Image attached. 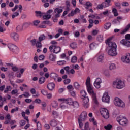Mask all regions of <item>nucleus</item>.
Wrapping results in <instances>:
<instances>
[{
  "mask_svg": "<svg viewBox=\"0 0 130 130\" xmlns=\"http://www.w3.org/2000/svg\"><path fill=\"white\" fill-rule=\"evenodd\" d=\"M112 38H109L106 41V44H108L110 49L108 50V54L110 56H116L117 52H116V47L117 46L115 42H111Z\"/></svg>",
  "mask_w": 130,
  "mask_h": 130,
  "instance_id": "1",
  "label": "nucleus"
},
{
  "mask_svg": "<svg viewBox=\"0 0 130 130\" xmlns=\"http://www.w3.org/2000/svg\"><path fill=\"white\" fill-rule=\"evenodd\" d=\"M87 119V112L83 111L81 114L79 115L78 118V124L79 126V128L82 129L83 128V126H84V124H83V121H85Z\"/></svg>",
  "mask_w": 130,
  "mask_h": 130,
  "instance_id": "2",
  "label": "nucleus"
},
{
  "mask_svg": "<svg viewBox=\"0 0 130 130\" xmlns=\"http://www.w3.org/2000/svg\"><path fill=\"white\" fill-rule=\"evenodd\" d=\"M80 95L81 96V98L83 100V105L85 108H88L89 107V97L86 96L87 95V93L86 91L82 90L80 91Z\"/></svg>",
  "mask_w": 130,
  "mask_h": 130,
  "instance_id": "3",
  "label": "nucleus"
},
{
  "mask_svg": "<svg viewBox=\"0 0 130 130\" xmlns=\"http://www.w3.org/2000/svg\"><path fill=\"white\" fill-rule=\"evenodd\" d=\"M113 85L114 87L119 89H122L125 87V83L121 79L116 80L113 82Z\"/></svg>",
  "mask_w": 130,
  "mask_h": 130,
  "instance_id": "4",
  "label": "nucleus"
},
{
  "mask_svg": "<svg viewBox=\"0 0 130 130\" xmlns=\"http://www.w3.org/2000/svg\"><path fill=\"white\" fill-rule=\"evenodd\" d=\"M87 91L90 95H92V100L95 104H98V101L97 100V98L96 97V93L94 92V89L92 85H89L87 86Z\"/></svg>",
  "mask_w": 130,
  "mask_h": 130,
  "instance_id": "5",
  "label": "nucleus"
},
{
  "mask_svg": "<svg viewBox=\"0 0 130 130\" xmlns=\"http://www.w3.org/2000/svg\"><path fill=\"white\" fill-rule=\"evenodd\" d=\"M120 43L126 46V47H130V34H127L125 36V39H123L120 42Z\"/></svg>",
  "mask_w": 130,
  "mask_h": 130,
  "instance_id": "6",
  "label": "nucleus"
},
{
  "mask_svg": "<svg viewBox=\"0 0 130 130\" xmlns=\"http://www.w3.org/2000/svg\"><path fill=\"white\" fill-rule=\"evenodd\" d=\"M116 119L119 124L122 126H125V125L127 124L128 121L125 117H123L122 116H118L117 117Z\"/></svg>",
  "mask_w": 130,
  "mask_h": 130,
  "instance_id": "7",
  "label": "nucleus"
},
{
  "mask_svg": "<svg viewBox=\"0 0 130 130\" xmlns=\"http://www.w3.org/2000/svg\"><path fill=\"white\" fill-rule=\"evenodd\" d=\"M49 49L50 50V52H53L56 54L59 53V52L61 51V48H60V47L54 45L50 46Z\"/></svg>",
  "mask_w": 130,
  "mask_h": 130,
  "instance_id": "8",
  "label": "nucleus"
},
{
  "mask_svg": "<svg viewBox=\"0 0 130 130\" xmlns=\"http://www.w3.org/2000/svg\"><path fill=\"white\" fill-rule=\"evenodd\" d=\"M114 103L116 106L118 107H125V105L124 102H123L120 99L118 98H115L114 100Z\"/></svg>",
  "mask_w": 130,
  "mask_h": 130,
  "instance_id": "9",
  "label": "nucleus"
},
{
  "mask_svg": "<svg viewBox=\"0 0 130 130\" xmlns=\"http://www.w3.org/2000/svg\"><path fill=\"white\" fill-rule=\"evenodd\" d=\"M100 112L102 116H103L104 118L106 119L109 118V112H108V110L104 108H102L100 110Z\"/></svg>",
  "mask_w": 130,
  "mask_h": 130,
  "instance_id": "10",
  "label": "nucleus"
},
{
  "mask_svg": "<svg viewBox=\"0 0 130 130\" xmlns=\"http://www.w3.org/2000/svg\"><path fill=\"white\" fill-rule=\"evenodd\" d=\"M8 47L10 49V51H12L14 53H18V52H19V48L14 44H9L8 45Z\"/></svg>",
  "mask_w": 130,
  "mask_h": 130,
  "instance_id": "11",
  "label": "nucleus"
},
{
  "mask_svg": "<svg viewBox=\"0 0 130 130\" xmlns=\"http://www.w3.org/2000/svg\"><path fill=\"white\" fill-rule=\"evenodd\" d=\"M53 13V10L50 9L48 10L46 13H44L43 16V18L44 20H49V19L51 18V15L50 14H52Z\"/></svg>",
  "mask_w": 130,
  "mask_h": 130,
  "instance_id": "12",
  "label": "nucleus"
},
{
  "mask_svg": "<svg viewBox=\"0 0 130 130\" xmlns=\"http://www.w3.org/2000/svg\"><path fill=\"white\" fill-rule=\"evenodd\" d=\"M10 37L14 40L15 42H18L20 40V36L17 32H12L10 34Z\"/></svg>",
  "mask_w": 130,
  "mask_h": 130,
  "instance_id": "13",
  "label": "nucleus"
},
{
  "mask_svg": "<svg viewBox=\"0 0 130 130\" xmlns=\"http://www.w3.org/2000/svg\"><path fill=\"white\" fill-rule=\"evenodd\" d=\"M102 100L103 102H105V103H109L110 101V96L108 95V93L105 92L102 98Z\"/></svg>",
  "mask_w": 130,
  "mask_h": 130,
  "instance_id": "14",
  "label": "nucleus"
},
{
  "mask_svg": "<svg viewBox=\"0 0 130 130\" xmlns=\"http://www.w3.org/2000/svg\"><path fill=\"white\" fill-rule=\"evenodd\" d=\"M58 101H64V102H66V104H68L69 105H73V102H74L73 100L70 98H68L67 99H59Z\"/></svg>",
  "mask_w": 130,
  "mask_h": 130,
  "instance_id": "15",
  "label": "nucleus"
},
{
  "mask_svg": "<svg viewBox=\"0 0 130 130\" xmlns=\"http://www.w3.org/2000/svg\"><path fill=\"white\" fill-rule=\"evenodd\" d=\"M63 11L61 7L56 8L54 10L55 13V18H59L60 17V13Z\"/></svg>",
  "mask_w": 130,
  "mask_h": 130,
  "instance_id": "16",
  "label": "nucleus"
},
{
  "mask_svg": "<svg viewBox=\"0 0 130 130\" xmlns=\"http://www.w3.org/2000/svg\"><path fill=\"white\" fill-rule=\"evenodd\" d=\"M121 60L123 62L129 63L130 62V53H127L126 55L121 57Z\"/></svg>",
  "mask_w": 130,
  "mask_h": 130,
  "instance_id": "17",
  "label": "nucleus"
},
{
  "mask_svg": "<svg viewBox=\"0 0 130 130\" xmlns=\"http://www.w3.org/2000/svg\"><path fill=\"white\" fill-rule=\"evenodd\" d=\"M71 4H70V2H66V11H64L63 13L62 16L64 17L66 15H68V12H70L71 11Z\"/></svg>",
  "mask_w": 130,
  "mask_h": 130,
  "instance_id": "18",
  "label": "nucleus"
},
{
  "mask_svg": "<svg viewBox=\"0 0 130 130\" xmlns=\"http://www.w3.org/2000/svg\"><path fill=\"white\" fill-rule=\"evenodd\" d=\"M78 13H80V9L76 8L74 10L71 11V13L68 14V17H74L75 15H77Z\"/></svg>",
  "mask_w": 130,
  "mask_h": 130,
  "instance_id": "19",
  "label": "nucleus"
},
{
  "mask_svg": "<svg viewBox=\"0 0 130 130\" xmlns=\"http://www.w3.org/2000/svg\"><path fill=\"white\" fill-rule=\"evenodd\" d=\"M97 56H98V61L99 62H102V61L104 59V54H103L101 52H99L97 54Z\"/></svg>",
  "mask_w": 130,
  "mask_h": 130,
  "instance_id": "20",
  "label": "nucleus"
},
{
  "mask_svg": "<svg viewBox=\"0 0 130 130\" xmlns=\"http://www.w3.org/2000/svg\"><path fill=\"white\" fill-rule=\"evenodd\" d=\"M47 88L50 91H52V90H54L55 85L53 83H49L47 85Z\"/></svg>",
  "mask_w": 130,
  "mask_h": 130,
  "instance_id": "21",
  "label": "nucleus"
},
{
  "mask_svg": "<svg viewBox=\"0 0 130 130\" xmlns=\"http://www.w3.org/2000/svg\"><path fill=\"white\" fill-rule=\"evenodd\" d=\"M50 77L54 80V81H56L57 78H58V75H57L55 73H52L50 74Z\"/></svg>",
  "mask_w": 130,
  "mask_h": 130,
  "instance_id": "22",
  "label": "nucleus"
},
{
  "mask_svg": "<svg viewBox=\"0 0 130 130\" xmlns=\"http://www.w3.org/2000/svg\"><path fill=\"white\" fill-rule=\"evenodd\" d=\"M89 121H90V122L92 123V124L94 125V126H96V127L98 126L97 120H96V119H95L94 117L89 118Z\"/></svg>",
  "mask_w": 130,
  "mask_h": 130,
  "instance_id": "23",
  "label": "nucleus"
},
{
  "mask_svg": "<svg viewBox=\"0 0 130 130\" xmlns=\"http://www.w3.org/2000/svg\"><path fill=\"white\" fill-rule=\"evenodd\" d=\"M110 2L111 0H105L104 2L102 3L104 8H107L110 6Z\"/></svg>",
  "mask_w": 130,
  "mask_h": 130,
  "instance_id": "24",
  "label": "nucleus"
},
{
  "mask_svg": "<svg viewBox=\"0 0 130 130\" xmlns=\"http://www.w3.org/2000/svg\"><path fill=\"white\" fill-rule=\"evenodd\" d=\"M49 59H50L51 61H55V59H56V56L54 54H50L49 56Z\"/></svg>",
  "mask_w": 130,
  "mask_h": 130,
  "instance_id": "25",
  "label": "nucleus"
},
{
  "mask_svg": "<svg viewBox=\"0 0 130 130\" xmlns=\"http://www.w3.org/2000/svg\"><path fill=\"white\" fill-rule=\"evenodd\" d=\"M50 124L53 127H55V126H56V125H57V121H56V120H54V119L52 120L50 122Z\"/></svg>",
  "mask_w": 130,
  "mask_h": 130,
  "instance_id": "26",
  "label": "nucleus"
},
{
  "mask_svg": "<svg viewBox=\"0 0 130 130\" xmlns=\"http://www.w3.org/2000/svg\"><path fill=\"white\" fill-rule=\"evenodd\" d=\"M35 13L36 17H38L39 18L43 17V15H44V13L41 12V11H35Z\"/></svg>",
  "mask_w": 130,
  "mask_h": 130,
  "instance_id": "27",
  "label": "nucleus"
},
{
  "mask_svg": "<svg viewBox=\"0 0 130 130\" xmlns=\"http://www.w3.org/2000/svg\"><path fill=\"white\" fill-rule=\"evenodd\" d=\"M73 85H74V88L76 90H80V89L81 88V85H80V84H79V83H78L77 82H75L74 83Z\"/></svg>",
  "mask_w": 130,
  "mask_h": 130,
  "instance_id": "28",
  "label": "nucleus"
},
{
  "mask_svg": "<svg viewBox=\"0 0 130 130\" xmlns=\"http://www.w3.org/2000/svg\"><path fill=\"white\" fill-rule=\"evenodd\" d=\"M46 39V36H45V35L42 34L39 37V41H43V40H45Z\"/></svg>",
  "mask_w": 130,
  "mask_h": 130,
  "instance_id": "29",
  "label": "nucleus"
},
{
  "mask_svg": "<svg viewBox=\"0 0 130 130\" xmlns=\"http://www.w3.org/2000/svg\"><path fill=\"white\" fill-rule=\"evenodd\" d=\"M116 68V67L115 66V64L113 63H111L109 66V69L111 71L112 70H115Z\"/></svg>",
  "mask_w": 130,
  "mask_h": 130,
  "instance_id": "30",
  "label": "nucleus"
},
{
  "mask_svg": "<svg viewBox=\"0 0 130 130\" xmlns=\"http://www.w3.org/2000/svg\"><path fill=\"white\" fill-rule=\"evenodd\" d=\"M45 82V77H41L39 79V83L40 84H43Z\"/></svg>",
  "mask_w": 130,
  "mask_h": 130,
  "instance_id": "31",
  "label": "nucleus"
},
{
  "mask_svg": "<svg viewBox=\"0 0 130 130\" xmlns=\"http://www.w3.org/2000/svg\"><path fill=\"white\" fill-rule=\"evenodd\" d=\"M70 46L72 49H76V48L77 47V43L73 42L70 44Z\"/></svg>",
  "mask_w": 130,
  "mask_h": 130,
  "instance_id": "32",
  "label": "nucleus"
},
{
  "mask_svg": "<svg viewBox=\"0 0 130 130\" xmlns=\"http://www.w3.org/2000/svg\"><path fill=\"white\" fill-rule=\"evenodd\" d=\"M103 36L101 35H98L97 40L99 42H102V41H103Z\"/></svg>",
  "mask_w": 130,
  "mask_h": 130,
  "instance_id": "33",
  "label": "nucleus"
},
{
  "mask_svg": "<svg viewBox=\"0 0 130 130\" xmlns=\"http://www.w3.org/2000/svg\"><path fill=\"white\" fill-rule=\"evenodd\" d=\"M36 46L38 48H41V47H42V44H41V42L40 41H38L36 43Z\"/></svg>",
  "mask_w": 130,
  "mask_h": 130,
  "instance_id": "34",
  "label": "nucleus"
},
{
  "mask_svg": "<svg viewBox=\"0 0 130 130\" xmlns=\"http://www.w3.org/2000/svg\"><path fill=\"white\" fill-rule=\"evenodd\" d=\"M90 83H91V79L90 78V77H88L86 82V87L88 86H91Z\"/></svg>",
  "mask_w": 130,
  "mask_h": 130,
  "instance_id": "35",
  "label": "nucleus"
},
{
  "mask_svg": "<svg viewBox=\"0 0 130 130\" xmlns=\"http://www.w3.org/2000/svg\"><path fill=\"white\" fill-rule=\"evenodd\" d=\"M96 45H97V44H96V43H92L89 45V48L91 50L94 49L96 48Z\"/></svg>",
  "mask_w": 130,
  "mask_h": 130,
  "instance_id": "36",
  "label": "nucleus"
},
{
  "mask_svg": "<svg viewBox=\"0 0 130 130\" xmlns=\"http://www.w3.org/2000/svg\"><path fill=\"white\" fill-rule=\"evenodd\" d=\"M111 26V23L109 22L106 23L104 26V29H109Z\"/></svg>",
  "mask_w": 130,
  "mask_h": 130,
  "instance_id": "37",
  "label": "nucleus"
},
{
  "mask_svg": "<svg viewBox=\"0 0 130 130\" xmlns=\"http://www.w3.org/2000/svg\"><path fill=\"white\" fill-rule=\"evenodd\" d=\"M77 60L78 58L77 57H76V56H73L71 58V62H72V63H76Z\"/></svg>",
  "mask_w": 130,
  "mask_h": 130,
  "instance_id": "38",
  "label": "nucleus"
},
{
  "mask_svg": "<svg viewBox=\"0 0 130 130\" xmlns=\"http://www.w3.org/2000/svg\"><path fill=\"white\" fill-rule=\"evenodd\" d=\"M52 107H53V108H57V106H58V104L57 103V102L54 101L52 103Z\"/></svg>",
  "mask_w": 130,
  "mask_h": 130,
  "instance_id": "39",
  "label": "nucleus"
},
{
  "mask_svg": "<svg viewBox=\"0 0 130 130\" xmlns=\"http://www.w3.org/2000/svg\"><path fill=\"white\" fill-rule=\"evenodd\" d=\"M74 108H78L79 107V103L77 101H74L73 102V104L72 105Z\"/></svg>",
  "mask_w": 130,
  "mask_h": 130,
  "instance_id": "40",
  "label": "nucleus"
},
{
  "mask_svg": "<svg viewBox=\"0 0 130 130\" xmlns=\"http://www.w3.org/2000/svg\"><path fill=\"white\" fill-rule=\"evenodd\" d=\"M42 24V25H49V26L52 25L51 23L49 20L43 21Z\"/></svg>",
  "mask_w": 130,
  "mask_h": 130,
  "instance_id": "41",
  "label": "nucleus"
},
{
  "mask_svg": "<svg viewBox=\"0 0 130 130\" xmlns=\"http://www.w3.org/2000/svg\"><path fill=\"white\" fill-rule=\"evenodd\" d=\"M85 6L86 9H89L90 7H92V3H91L90 2H87L85 3Z\"/></svg>",
  "mask_w": 130,
  "mask_h": 130,
  "instance_id": "42",
  "label": "nucleus"
},
{
  "mask_svg": "<svg viewBox=\"0 0 130 130\" xmlns=\"http://www.w3.org/2000/svg\"><path fill=\"white\" fill-rule=\"evenodd\" d=\"M103 74L106 77H109V76H110V74L109 73V71H108V70H105L103 72Z\"/></svg>",
  "mask_w": 130,
  "mask_h": 130,
  "instance_id": "43",
  "label": "nucleus"
},
{
  "mask_svg": "<svg viewBox=\"0 0 130 130\" xmlns=\"http://www.w3.org/2000/svg\"><path fill=\"white\" fill-rule=\"evenodd\" d=\"M66 61L64 60H61V61H58L57 62V64L59 66H63V64H66Z\"/></svg>",
  "mask_w": 130,
  "mask_h": 130,
  "instance_id": "44",
  "label": "nucleus"
},
{
  "mask_svg": "<svg viewBox=\"0 0 130 130\" xmlns=\"http://www.w3.org/2000/svg\"><path fill=\"white\" fill-rule=\"evenodd\" d=\"M89 127H90L89 122H86L84 124V129L89 130Z\"/></svg>",
  "mask_w": 130,
  "mask_h": 130,
  "instance_id": "45",
  "label": "nucleus"
},
{
  "mask_svg": "<svg viewBox=\"0 0 130 130\" xmlns=\"http://www.w3.org/2000/svg\"><path fill=\"white\" fill-rule=\"evenodd\" d=\"M100 84V83H98L95 81L94 82V86L96 88V89H100V88L101 87V85Z\"/></svg>",
  "mask_w": 130,
  "mask_h": 130,
  "instance_id": "46",
  "label": "nucleus"
},
{
  "mask_svg": "<svg viewBox=\"0 0 130 130\" xmlns=\"http://www.w3.org/2000/svg\"><path fill=\"white\" fill-rule=\"evenodd\" d=\"M20 14L19 12H15L12 15L11 17L12 19H15L16 17H18Z\"/></svg>",
  "mask_w": 130,
  "mask_h": 130,
  "instance_id": "47",
  "label": "nucleus"
},
{
  "mask_svg": "<svg viewBox=\"0 0 130 130\" xmlns=\"http://www.w3.org/2000/svg\"><path fill=\"white\" fill-rule=\"evenodd\" d=\"M12 90V88L11 87V86H8L6 88L5 90H4V93H8V91H11Z\"/></svg>",
  "mask_w": 130,
  "mask_h": 130,
  "instance_id": "48",
  "label": "nucleus"
},
{
  "mask_svg": "<svg viewBox=\"0 0 130 130\" xmlns=\"http://www.w3.org/2000/svg\"><path fill=\"white\" fill-rule=\"evenodd\" d=\"M64 70L66 71L67 74L68 75H70V67L69 66H66L64 68Z\"/></svg>",
  "mask_w": 130,
  "mask_h": 130,
  "instance_id": "49",
  "label": "nucleus"
},
{
  "mask_svg": "<svg viewBox=\"0 0 130 130\" xmlns=\"http://www.w3.org/2000/svg\"><path fill=\"white\" fill-rule=\"evenodd\" d=\"M104 128L106 130H111V128H112V126L111 125L109 124L107 126H105Z\"/></svg>",
  "mask_w": 130,
  "mask_h": 130,
  "instance_id": "50",
  "label": "nucleus"
},
{
  "mask_svg": "<svg viewBox=\"0 0 130 130\" xmlns=\"http://www.w3.org/2000/svg\"><path fill=\"white\" fill-rule=\"evenodd\" d=\"M41 93L42 94V95H44V96H46L47 95V93H48L46 90L42 89L41 91Z\"/></svg>",
  "mask_w": 130,
  "mask_h": 130,
  "instance_id": "51",
  "label": "nucleus"
},
{
  "mask_svg": "<svg viewBox=\"0 0 130 130\" xmlns=\"http://www.w3.org/2000/svg\"><path fill=\"white\" fill-rule=\"evenodd\" d=\"M23 95L25 98L30 97V93L28 92H24Z\"/></svg>",
  "mask_w": 130,
  "mask_h": 130,
  "instance_id": "52",
  "label": "nucleus"
},
{
  "mask_svg": "<svg viewBox=\"0 0 130 130\" xmlns=\"http://www.w3.org/2000/svg\"><path fill=\"white\" fill-rule=\"evenodd\" d=\"M69 92H70L71 96H72V97H76V92H75V91L70 90Z\"/></svg>",
  "mask_w": 130,
  "mask_h": 130,
  "instance_id": "53",
  "label": "nucleus"
},
{
  "mask_svg": "<svg viewBox=\"0 0 130 130\" xmlns=\"http://www.w3.org/2000/svg\"><path fill=\"white\" fill-rule=\"evenodd\" d=\"M20 126H24V125L26 124V121L24 120H20Z\"/></svg>",
  "mask_w": 130,
  "mask_h": 130,
  "instance_id": "54",
  "label": "nucleus"
},
{
  "mask_svg": "<svg viewBox=\"0 0 130 130\" xmlns=\"http://www.w3.org/2000/svg\"><path fill=\"white\" fill-rule=\"evenodd\" d=\"M5 120H11V115L10 114H7L5 117Z\"/></svg>",
  "mask_w": 130,
  "mask_h": 130,
  "instance_id": "55",
  "label": "nucleus"
},
{
  "mask_svg": "<svg viewBox=\"0 0 130 130\" xmlns=\"http://www.w3.org/2000/svg\"><path fill=\"white\" fill-rule=\"evenodd\" d=\"M94 82L99 84H101V83H102V80H101L100 78H98L95 79V81Z\"/></svg>",
  "mask_w": 130,
  "mask_h": 130,
  "instance_id": "56",
  "label": "nucleus"
},
{
  "mask_svg": "<svg viewBox=\"0 0 130 130\" xmlns=\"http://www.w3.org/2000/svg\"><path fill=\"white\" fill-rule=\"evenodd\" d=\"M29 25V23L25 22V23H23V24L22 25V27L23 28H28Z\"/></svg>",
  "mask_w": 130,
  "mask_h": 130,
  "instance_id": "57",
  "label": "nucleus"
},
{
  "mask_svg": "<svg viewBox=\"0 0 130 130\" xmlns=\"http://www.w3.org/2000/svg\"><path fill=\"white\" fill-rule=\"evenodd\" d=\"M19 110V107H16V108L12 109L11 111V113H14V112L16 111H18Z\"/></svg>",
  "mask_w": 130,
  "mask_h": 130,
  "instance_id": "58",
  "label": "nucleus"
},
{
  "mask_svg": "<svg viewBox=\"0 0 130 130\" xmlns=\"http://www.w3.org/2000/svg\"><path fill=\"white\" fill-rule=\"evenodd\" d=\"M71 83V79H67L64 80V83L65 84H70Z\"/></svg>",
  "mask_w": 130,
  "mask_h": 130,
  "instance_id": "59",
  "label": "nucleus"
},
{
  "mask_svg": "<svg viewBox=\"0 0 130 130\" xmlns=\"http://www.w3.org/2000/svg\"><path fill=\"white\" fill-rule=\"evenodd\" d=\"M97 8H98V9H99V10H102V9H103V8H104L103 3H102V4H101V5H98Z\"/></svg>",
  "mask_w": 130,
  "mask_h": 130,
  "instance_id": "60",
  "label": "nucleus"
},
{
  "mask_svg": "<svg viewBox=\"0 0 130 130\" xmlns=\"http://www.w3.org/2000/svg\"><path fill=\"white\" fill-rule=\"evenodd\" d=\"M39 23H40V21L38 20L33 21V24L35 26H37Z\"/></svg>",
  "mask_w": 130,
  "mask_h": 130,
  "instance_id": "61",
  "label": "nucleus"
},
{
  "mask_svg": "<svg viewBox=\"0 0 130 130\" xmlns=\"http://www.w3.org/2000/svg\"><path fill=\"white\" fill-rule=\"evenodd\" d=\"M15 94H18V90L17 89L13 90L11 91L12 95H15Z\"/></svg>",
  "mask_w": 130,
  "mask_h": 130,
  "instance_id": "62",
  "label": "nucleus"
},
{
  "mask_svg": "<svg viewBox=\"0 0 130 130\" xmlns=\"http://www.w3.org/2000/svg\"><path fill=\"white\" fill-rule=\"evenodd\" d=\"M37 127L38 130L41 129V124L40 122H38L37 123Z\"/></svg>",
  "mask_w": 130,
  "mask_h": 130,
  "instance_id": "63",
  "label": "nucleus"
},
{
  "mask_svg": "<svg viewBox=\"0 0 130 130\" xmlns=\"http://www.w3.org/2000/svg\"><path fill=\"white\" fill-rule=\"evenodd\" d=\"M74 36L76 38L79 37L80 36V32L78 31H75L74 34Z\"/></svg>",
  "mask_w": 130,
  "mask_h": 130,
  "instance_id": "64",
  "label": "nucleus"
}]
</instances>
